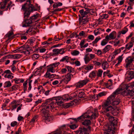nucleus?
Returning a JSON list of instances; mask_svg holds the SVG:
<instances>
[{
    "mask_svg": "<svg viewBox=\"0 0 134 134\" xmlns=\"http://www.w3.org/2000/svg\"><path fill=\"white\" fill-rule=\"evenodd\" d=\"M53 99L52 98L48 99L46 100V102L47 104L48 105L43 107L41 111L42 113L44 119L48 121H50L51 117L49 113L50 110L52 111H54V108L55 103L53 101Z\"/></svg>",
    "mask_w": 134,
    "mask_h": 134,
    "instance_id": "f257e3e1",
    "label": "nucleus"
},
{
    "mask_svg": "<svg viewBox=\"0 0 134 134\" xmlns=\"http://www.w3.org/2000/svg\"><path fill=\"white\" fill-rule=\"evenodd\" d=\"M31 0H27L26 2L22 5V9L24 12V17H29L31 12L37 10L36 8L31 4Z\"/></svg>",
    "mask_w": 134,
    "mask_h": 134,
    "instance_id": "f03ea898",
    "label": "nucleus"
},
{
    "mask_svg": "<svg viewBox=\"0 0 134 134\" xmlns=\"http://www.w3.org/2000/svg\"><path fill=\"white\" fill-rule=\"evenodd\" d=\"M99 115L97 109L95 108L94 110V113L91 112L90 110H88L87 112L76 118H71L75 121H82L85 118H90L91 119L95 118Z\"/></svg>",
    "mask_w": 134,
    "mask_h": 134,
    "instance_id": "7ed1b4c3",
    "label": "nucleus"
},
{
    "mask_svg": "<svg viewBox=\"0 0 134 134\" xmlns=\"http://www.w3.org/2000/svg\"><path fill=\"white\" fill-rule=\"evenodd\" d=\"M108 119L110 124L107 126V128L105 130L106 132H105L104 134H114L115 133L114 130L115 128L114 126L117 124V120L112 116L109 118Z\"/></svg>",
    "mask_w": 134,
    "mask_h": 134,
    "instance_id": "20e7f679",
    "label": "nucleus"
},
{
    "mask_svg": "<svg viewBox=\"0 0 134 134\" xmlns=\"http://www.w3.org/2000/svg\"><path fill=\"white\" fill-rule=\"evenodd\" d=\"M119 90H116L107 99L106 101L102 104L106 106H108L114 99L116 95L119 94Z\"/></svg>",
    "mask_w": 134,
    "mask_h": 134,
    "instance_id": "39448f33",
    "label": "nucleus"
},
{
    "mask_svg": "<svg viewBox=\"0 0 134 134\" xmlns=\"http://www.w3.org/2000/svg\"><path fill=\"white\" fill-rule=\"evenodd\" d=\"M89 81L90 80L87 79L82 80H80L78 82L75 83L73 86L76 87L77 88H80L86 85Z\"/></svg>",
    "mask_w": 134,
    "mask_h": 134,
    "instance_id": "423d86ee",
    "label": "nucleus"
},
{
    "mask_svg": "<svg viewBox=\"0 0 134 134\" xmlns=\"http://www.w3.org/2000/svg\"><path fill=\"white\" fill-rule=\"evenodd\" d=\"M91 127L90 126H88L87 129L83 127H81L77 130L76 132V133L77 134H89L88 133L89 131L91 130Z\"/></svg>",
    "mask_w": 134,
    "mask_h": 134,
    "instance_id": "0eeeda50",
    "label": "nucleus"
},
{
    "mask_svg": "<svg viewBox=\"0 0 134 134\" xmlns=\"http://www.w3.org/2000/svg\"><path fill=\"white\" fill-rule=\"evenodd\" d=\"M102 109L103 111L102 113L103 114L109 118L111 116V113L110 110H109V106L102 105Z\"/></svg>",
    "mask_w": 134,
    "mask_h": 134,
    "instance_id": "6e6552de",
    "label": "nucleus"
},
{
    "mask_svg": "<svg viewBox=\"0 0 134 134\" xmlns=\"http://www.w3.org/2000/svg\"><path fill=\"white\" fill-rule=\"evenodd\" d=\"M129 88H131V86H130V83L127 84L122 83L120 85V88H118L116 90H119V94L121 93V91L122 90L126 89L127 90Z\"/></svg>",
    "mask_w": 134,
    "mask_h": 134,
    "instance_id": "1a4fd4ad",
    "label": "nucleus"
},
{
    "mask_svg": "<svg viewBox=\"0 0 134 134\" xmlns=\"http://www.w3.org/2000/svg\"><path fill=\"white\" fill-rule=\"evenodd\" d=\"M129 88L127 90H124L121 93V94L124 96H132L134 94V90Z\"/></svg>",
    "mask_w": 134,
    "mask_h": 134,
    "instance_id": "9d476101",
    "label": "nucleus"
},
{
    "mask_svg": "<svg viewBox=\"0 0 134 134\" xmlns=\"http://www.w3.org/2000/svg\"><path fill=\"white\" fill-rule=\"evenodd\" d=\"M73 77V75L72 74L70 73H67L65 76V78H64L61 81L60 83L62 82H64L65 83L67 84Z\"/></svg>",
    "mask_w": 134,
    "mask_h": 134,
    "instance_id": "9b49d317",
    "label": "nucleus"
},
{
    "mask_svg": "<svg viewBox=\"0 0 134 134\" xmlns=\"http://www.w3.org/2000/svg\"><path fill=\"white\" fill-rule=\"evenodd\" d=\"M28 17H26L25 18L24 17L25 19L22 23V26L23 27L29 26V25L32 23V20L30 18L29 19H27Z\"/></svg>",
    "mask_w": 134,
    "mask_h": 134,
    "instance_id": "f8f14e48",
    "label": "nucleus"
},
{
    "mask_svg": "<svg viewBox=\"0 0 134 134\" xmlns=\"http://www.w3.org/2000/svg\"><path fill=\"white\" fill-rule=\"evenodd\" d=\"M65 96H63L62 97L58 96L55 98V100H56V103L58 105H60L66 99L64 98Z\"/></svg>",
    "mask_w": 134,
    "mask_h": 134,
    "instance_id": "ddd939ff",
    "label": "nucleus"
},
{
    "mask_svg": "<svg viewBox=\"0 0 134 134\" xmlns=\"http://www.w3.org/2000/svg\"><path fill=\"white\" fill-rule=\"evenodd\" d=\"M92 9H87V10L84 11L83 9H81L79 11V12L81 15L82 18L86 17V15L88 13L91 12Z\"/></svg>",
    "mask_w": 134,
    "mask_h": 134,
    "instance_id": "4468645a",
    "label": "nucleus"
},
{
    "mask_svg": "<svg viewBox=\"0 0 134 134\" xmlns=\"http://www.w3.org/2000/svg\"><path fill=\"white\" fill-rule=\"evenodd\" d=\"M109 110H110L111 113L114 116H117L118 115L119 111L116 109H114L112 106H109Z\"/></svg>",
    "mask_w": 134,
    "mask_h": 134,
    "instance_id": "2eb2a0df",
    "label": "nucleus"
},
{
    "mask_svg": "<svg viewBox=\"0 0 134 134\" xmlns=\"http://www.w3.org/2000/svg\"><path fill=\"white\" fill-rule=\"evenodd\" d=\"M133 61V58L131 57H129L127 58L125 60L126 62V67L128 68L129 66V65Z\"/></svg>",
    "mask_w": 134,
    "mask_h": 134,
    "instance_id": "dca6fc26",
    "label": "nucleus"
},
{
    "mask_svg": "<svg viewBox=\"0 0 134 134\" xmlns=\"http://www.w3.org/2000/svg\"><path fill=\"white\" fill-rule=\"evenodd\" d=\"M47 67L48 68L47 69V72L46 73V75H50V72L54 73L55 71V70L54 69V68L51 64L48 66Z\"/></svg>",
    "mask_w": 134,
    "mask_h": 134,
    "instance_id": "f3484780",
    "label": "nucleus"
},
{
    "mask_svg": "<svg viewBox=\"0 0 134 134\" xmlns=\"http://www.w3.org/2000/svg\"><path fill=\"white\" fill-rule=\"evenodd\" d=\"M116 32L114 31L112 32L109 35H107V36H108V37L109 40H114L116 37Z\"/></svg>",
    "mask_w": 134,
    "mask_h": 134,
    "instance_id": "a211bd4d",
    "label": "nucleus"
},
{
    "mask_svg": "<svg viewBox=\"0 0 134 134\" xmlns=\"http://www.w3.org/2000/svg\"><path fill=\"white\" fill-rule=\"evenodd\" d=\"M120 102V99L119 96H117L115 99L112 102L111 104L113 105H118Z\"/></svg>",
    "mask_w": 134,
    "mask_h": 134,
    "instance_id": "6ab92c4d",
    "label": "nucleus"
},
{
    "mask_svg": "<svg viewBox=\"0 0 134 134\" xmlns=\"http://www.w3.org/2000/svg\"><path fill=\"white\" fill-rule=\"evenodd\" d=\"M31 49V48L28 45H24V50L25 51H23V53H24L25 54H26V52H27V54H30L29 51Z\"/></svg>",
    "mask_w": 134,
    "mask_h": 134,
    "instance_id": "aec40b11",
    "label": "nucleus"
},
{
    "mask_svg": "<svg viewBox=\"0 0 134 134\" xmlns=\"http://www.w3.org/2000/svg\"><path fill=\"white\" fill-rule=\"evenodd\" d=\"M70 58V57H69L68 56H64L60 60V62H66V63H68L69 62Z\"/></svg>",
    "mask_w": 134,
    "mask_h": 134,
    "instance_id": "412c9836",
    "label": "nucleus"
},
{
    "mask_svg": "<svg viewBox=\"0 0 134 134\" xmlns=\"http://www.w3.org/2000/svg\"><path fill=\"white\" fill-rule=\"evenodd\" d=\"M108 37V36H106L104 39L102 41L101 43V45L102 46H104L106 45L109 41Z\"/></svg>",
    "mask_w": 134,
    "mask_h": 134,
    "instance_id": "4be33fe9",
    "label": "nucleus"
},
{
    "mask_svg": "<svg viewBox=\"0 0 134 134\" xmlns=\"http://www.w3.org/2000/svg\"><path fill=\"white\" fill-rule=\"evenodd\" d=\"M111 48V46L110 45L106 46L102 50L103 54H105L106 52L109 51Z\"/></svg>",
    "mask_w": 134,
    "mask_h": 134,
    "instance_id": "5701e85b",
    "label": "nucleus"
},
{
    "mask_svg": "<svg viewBox=\"0 0 134 134\" xmlns=\"http://www.w3.org/2000/svg\"><path fill=\"white\" fill-rule=\"evenodd\" d=\"M128 74L130 75L129 77L130 79H129V80H130L134 78V69H131L129 71Z\"/></svg>",
    "mask_w": 134,
    "mask_h": 134,
    "instance_id": "b1692460",
    "label": "nucleus"
},
{
    "mask_svg": "<svg viewBox=\"0 0 134 134\" xmlns=\"http://www.w3.org/2000/svg\"><path fill=\"white\" fill-rule=\"evenodd\" d=\"M16 101L15 100H13L10 103V105L13 108L12 109V110H13L14 109H16L19 104H16Z\"/></svg>",
    "mask_w": 134,
    "mask_h": 134,
    "instance_id": "393cba45",
    "label": "nucleus"
},
{
    "mask_svg": "<svg viewBox=\"0 0 134 134\" xmlns=\"http://www.w3.org/2000/svg\"><path fill=\"white\" fill-rule=\"evenodd\" d=\"M101 38L100 36H99L96 37L94 40L92 42V44L93 46L97 47V45L96 44L101 39Z\"/></svg>",
    "mask_w": 134,
    "mask_h": 134,
    "instance_id": "a878e982",
    "label": "nucleus"
},
{
    "mask_svg": "<svg viewBox=\"0 0 134 134\" xmlns=\"http://www.w3.org/2000/svg\"><path fill=\"white\" fill-rule=\"evenodd\" d=\"M84 59L86 64L88 63L91 60V59L89 56H88L87 54L85 55Z\"/></svg>",
    "mask_w": 134,
    "mask_h": 134,
    "instance_id": "bb28decb",
    "label": "nucleus"
},
{
    "mask_svg": "<svg viewBox=\"0 0 134 134\" xmlns=\"http://www.w3.org/2000/svg\"><path fill=\"white\" fill-rule=\"evenodd\" d=\"M96 72L97 71H92L90 73L89 77L91 78H95L96 76Z\"/></svg>",
    "mask_w": 134,
    "mask_h": 134,
    "instance_id": "cd10ccee",
    "label": "nucleus"
},
{
    "mask_svg": "<svg viewBox=\"0 0 134 134\" xmlns=\"http://www.w3.org/2000/svg\"><path fill=\"white\" fill-rule=\"evenodd\" d=\"M91 122L90 120H85L84 122H82L83 125H84L88 126V127L89 126V125L91 124Z\"/></svg>",
    "mask_w": 134,
    "mask_h": 134,
    "instance_id": "c85d7f7f",
    "label": "nucleus"
},
{
    "mask_svg": "<svg viewBox=\"0 0 134 134\" xmlns=\"http://www.w3.org/2000/svg\"><path fill=\"white\" fill-rule=\"evenodd\" d=\"M3 85L4 88L8 87L11 86H12V84L10 81H8L5 82Z\"/></svg>",
    "mask_w": 134,
    "mask_h": 134,
    "instance_id": "c756f323",
    "label": "nucleus"
},
{
    "mask_svg": "<svg viewBox=\"0 0 134 134\" xmlns=\"http://www.w3.org/2000/svg\"><path fill=\"white\" fill-rule=\"evenodd\" d=\"M109 64L107 62H103L102 64V67L103 69L105 70L107 69L109 67Z\"/></svg>",
    "mask_w": 134,
    "mask_h": 134,
    "instance_id": "7c9ffc66",
    "label": "nucleus"
},
{
    "mask_svg": "<svg viewBox=\"0 0 134 134\" xmlns=\"http://www.w3.org/2000/svg\"><path fill=\"white\" fill-rule=\"evenodd\" d=\"M133 44L132 42L128 43L126 45L125 48L126 50H129L133 46Z\"/></svg>",
    "mask_w": 134,
    "mask_h": 134,
    "instance_id": "2f4dec72",
    "label": "nucleus"
},
{
    "mask_svg": "<svg viewBox=\"0 0 134 134\" xmlns=\"http://www.w3.org/2000/svg\"><path fill=\"white\" fill-rule=\"evenodd\" d=\"M6 46H5V47H4V48H2L1 49V53L3 55H6L9 52H7L5 51H7V50L6 49Z\"/></svg>",
    "mask_w": 134,
    "mask_h": 134,
    "instance_id": "473e14b6",
    "label": "nucleus"
},
{
    "mask_svg": "<svg viewBox=\"0 0 134 134\" xmlns=\"http://www.w3.org/2000/svg\"><path fill=\"white\" fill-rule=\"evenodd\" d=\"M121 51V49H118L116 50H115L112 53V54H113L114 58L115 56L118 54Z\"/></svg>",
    "mask_w": 134,
    "mask_h": 134,
    "instance_id": "72a5a7b5",
    "label": "nucleus"
},
{
    "mask_svg": "<svg viewBox=\"0 0 134 134\" xmlns=\"http://www.w3.org/2000/svg\"><path fill=\"white\" fill-rule=\"evenodd\" d=\"M49 74H50V75H46V74H45L44 75V76L46 78L48 77L49 78L54 77L56 75L58 77L59 76L58 75H56L55 74H51L50 72L49 73Z\"/></svg>",
    "mask_w": 134,
    "mask_h": 134,
    "instance_id": "f704fd0d",
    "label": "nucleus"
},
{
    "mask_svg": "<svg viewBox=\"0 0 134 134\" xmlns=\"http://www.w3.org/2000/svg\"><path fill=\"white\" fill-rule=\"evenodd\" d=\"M79 23L80 24L83 25L87 23L88 22V20L86 19H81L79 20Z\"/></svg>",
    "mask_w": 134,
    "mask_h": 134,
    "instance_id": "c9c22d12",
    "label": "nucleus"
},
{
    "mask_svg": "<svg viewBox=\"0 0 134 134\" xmlns=\"http://www.w3.org/2000/svg\"><path fill=\"white\" fill-rule=\"evenodd\" d=\"M53 52V54H52V55H57L58 54L59 49L55 48L53 49L52 50Z\"/></svg>",
    "mask_w": 134,
    "mask_h": 134,
    "instance_id": "e433bc0d",
    "label": "nucleus"
},
{
    "mask_svg": "<svg viewBox=\"0 0 134 134\" xmlns=\"http://www.w3.org/2000/svg\"><path fill=\"white\" fill-rule=\"evenodd\" d=\"M62 39L61 38H59V35L55 36L54 38L53 39V42H54L56 41H59Z\"/></svg>",
    "mask_w": 134,
    "mask_h": 134,
    "instance_id": "4c0bfd02",
    "label": "nucleus"
},
{
    "mask_svg": "<svg viewBox=\"0 0 134 134\" xmlns=\"http://www.w3.org/2000/svg\"><path fill=\"white\" fill-rule=\"evenodd\" d=\"M24 45L22 46H21L17 49L14 51V53L18 52L19 51H24Z\"/></svg>",
    "mask_w": 134,
    "mask_h": 134,
    "instance_id": "58836bf2",
    "label": "nucleus"
},
{
    "mask_svg": "<svg viewBox=\"0 0 134 134\" xmlns=\"http://www.w3.org/2000/svg\"><path fill=\"white\" fill-rule=\"evenodd\" d=\"M65 67L67 68V70H68L69 72L68 73H70L73 71V69L71 66H65Z\"/></svg>",
    "mask_w": 134,
    "mask_h": 134,
    "instance_id": "ea45409f",
    "label": "nucleus"
},
{
    "mask_svg": "<svg viewBox=\"0 0 134 134\" xmlns=\"http://www.w3.org/2000/svg\"><path fill=\"white\" fill-rule=\"evenodd\" d=\"M104 85L108 89H111L113 88L111 85H110L109 83H104Z\"/></svg>",
    "mask_w": 134,
    "mask_h": 134,
    "instance_id": "a19ab883",
    "label": "nucleus"
},
{
    "mask_svg": "<svg viewBox=\"0 0 134 134\" xmlns=\"http://www.w3.org/2000/svg\"><path fill=\"white\" fill-rule=\"evenodd\" d=\"M128 29L126 27H125L123 29L120 31L121 33L122 34H125L128 31Z\"/></svg>",
    "mask_w": 134,
    "mask_h": 134,
    "instance_id": "79ce46f5",
    "label": "nucleus"
},
{
    "mask_svg": "<svg viewBox=\"0 0 134 134\" xmlns=\"http://www.w3.org/2000/svg\"><path fill=\"white\" fill-rule=\"evenodd\" d=\"M18 86L17 85H14L10 88V90L13 91H16L17 90Z\"/></svg>",
    "mask_w": 134,
    "mask_h": 134,
    "instance_id": "37998d69",
    "label": "nucleus"
},
{
    "mask_svg": "<svg viewBox=\"0 0 134 134\" xmlns=\"http://www.w3.org/2000/svg\"><path fill=\"white\" fill-rule=\"evenodd\" d=\"M80 53L79 51L76 50L73 51V52L71 53V54L73 55L76 56L78 55Z\"/></svg>",
    "mask_w": 134,
    "mask_h": 134,
    "instance_id": "c03bdc74",
    "label": "nucleus"
},
{
    "mask_svg": "<svg viewBox=\"0 0 134 134\" xmlns=\"http://www.w3.org/2000/svg\"><path fill=\"white\" fill-rule=\"evenodd\" d=\"M78 96L79 98H83L85 97V94L83 92H81L78 93Z\"/></svg>",
    "mask_w": 134,
    "mask_h": 134,
    "instance_id": "a18cd8bd",
    "label": "nucleus"
},
{
    "mask_svg": "<svg viewBox=\"0 0 134 134\" xmlns=\"http://www.w3.org/2000/svg\"><path fill=\"white\" fill-rule=\"evenodd\" d=\"M103 71L101 69H99L98 70V72L97 73V76L98 77H100L102 76Z\"/></svg>",
    "mask_w": 134,
    "mask_h": 134,
    "instance_id": "49530a36",
    "label": "nucleus"
},
{
    "mask_svg": "<svg viewBox=\"0 0 134 134\" xmlns=\"http://www.w3.org/2000/svg\"><path fill=\"white\" fill-rule=\"evenodd\" d=\"M37 117L38 116L37 115L34 116L31 119L30 122L31 123L33 124L35 121H36L37 120Z\"/></svg>",
    "mask_w": 134,
    "mask_h": 134,
    "instance_id": "de8ad7c7",
    "label": "nucleus"
},
{
    "mask_svg": "<svg viewBox=\"0 0 134 134\" xmlns=\"http://www.w3.org/2000/svg\"><path fill=\"white\" fill-rule=\"evenodd\" d=\"M106 93L105 92H101L99 94H98L97 95V97H101L104 96H105L106 94Z\"/></svg>",
    "mask_w": 134,
    "mask_h": 134,
    "instance_id": "09e8293b",
    "label": "nucleus"
},
{
    "mask_svg": "<svg viewBox=\"0 0 134 134\" xmlns=\"http://www.w3.org/2000/svg\"><path fill=\"white\" fill-rule=\"evenodd\" d=\"M93 68V66L92 65H88L87 66H86L85 68V70L88 71L92 69Z\"/></svg>",
    "mask_w": 134,
    "mask_h": 134,
    "instance_id": "8fccbe9b",
    "label": "nucleus"
},
{
    "mask_svg": "<svg viewBox=\"0 0 134 134\" xmlns=\"http://www.w3.org/2000/svg\"><path fill=\"white\" fill-rule=\"evenodd\" d=\"M64 49H65L63 48L59 49L58 54H63L65 53V51H64Z\"/></svg>",
    "mask_w": 134,
    "mask_h": 134,
    "instance_id": "3c124183",
    "label": "nucleus"
},
{
    "mask_svg": "<svg viewBox=\"0 0 134 134\" xmlns=\"http://www.w3.org/2000/svg\"><path fill=\"white\" fill-rule=\"evenodd\" d=\"M39 55L38 54H33L32 56V58L34 59H37L39 57Z\"/></svg>",
    "mask_w": 134,
    "mask_h": 134,
    "instance_id": "603ef678",
    "label": "nucleus"
},
{
    "mask_svg": "<svg viewBox=\"0 0 134 134\" xmlns=\"http://www.w3.org/2000/svg\"><path fill=\"white\" fill-rule=\"evenodd\" d=\"M38 17V15L37 14L34 15L33 16H31L30 18L31 20H32V21H34Z\"/></svg>",
    "mask_w": 134,
    "mask_h": 134,
    "instance_id": "864d4df0",
    "label": "nucleus"
},
{
    "mask_svg": "<svg viewBox=\"0 0 134 134\" xmlns=\"http://www.w3.org/2000/svg\"><path fill=\"white\" fill-rule=\"evenodd\" d=\"M60 64V63L59 62H55V63L51 64L54 68L58 66Z\"/></svg>",
    "mask_w": 134,
    "mask_h": 134,
    "instance_id": "5fc2aeb1",
    "label": "nucleus"
},
{
    "mask_svg": "<svg viewBox=\"0 0 134 134\" xmlns=\"http://www.w3.org/2000/svg\"><path fill=\"white\" fill-rule=\"evenodd\" d=\"M69 126L71 129L74 130L77 127V126L76 125H69Z\"/></svg>",
    "mask_w": 134,
    "mask_h": 134,
    "instance_id": "6e6d98bb",
    "label": "nucleus"
},
{
    "mask_svg": "<svg viewBox=\"0 0 134 134\" xmlns=\"http://www.w3.org/2000/svg\"><path fill=\"white\" fill-rule=\"evenodd\" d=\"M21 57V55L19 54H15V59H18Z\"/></svg>",
    "mask_w": 134,
    "mask_h": 134,
    "instance_id": "4d7b16f0",
    "label": "nucleus"
},
{
    "mask_svg": "<svg viewBox=\"0 0 134 134\" xmlns=\"http://www.w3.org/2000/svg\"><path fill=\"white\" fill-rule=\"evenodd\" d=\"M96 53L98 55H100L102 54H103V51L102 52L99 49H98L97 50V52Z\"/></svg>",
    "mask_w": 134,
    "mask_h": 134,
    "instance_id": "13d9d810",
    "label": "nucleus"
},
{
    "mask_svg": "<svg viewBox=\"0 0 134 134\" xmlns=\"http://www.w3.org/2000/svg\"><path fill=\"white\" fill-rule=\"evenodd\" d=\"M17 122L16 121H14L11 123L10 125L12 127H14L17 125Z\"/></svg>",
    "mask_w": 134,
    "mask_h": 134,
    "instance_id": "bf43d9fd",
    "label": "nucleus"
},
{
    "mask_svg": "<svg viewBox=\"0 0 134 134\" xmlns=\"http://www.w3.org/2000/svg\"><path fill=\"white\" fill-rule=\"evenodd\" d=\"M7 3H5V2H3V4H2L1 6V8L2 9H4L5 8L6 5Z\"/></svg>",
    "mask_w": 134,
    "mask_h": 134,
    "instance_id": "052dcab7",
    "label": "nucleus"
},
{
    "mask_svg": "<svg viewBox=\"0 0 134 134\" xmlns=\"http://www.w3.org/2000/svg\"><path fill=\"white\" fill-rule=\"evenodd\" d=\"M67 71V68H66L65 67V68H63L61 70L63 74L66 73Z\"/></svg>",
    "mask_w": 134,
    "mask_h": 134,
    "instance_id": "680f3d73",
    "label": "nucleus"
},
{
    "mask_svg": "<svg viewBox=\"0 0 134 134\" xmlns=\"http://www.w3.org/2000/svg\"><path fill=\"white\" fill-rule=\"evenodd\" d=\"M85 40H82L81 41V42L80 44V46L81 48H82V46L83 45L85 42Z\"/></svg>",
    "mask_w": 134,
    "mask_h": 134,
    "instance_id": "e2e57ef3",
    "label": "nucleus"
},
{
    "mask_svg": "<svg viewBox=\"0 0 134 134\" xmlns=\"http://www.w3.org/2000/svg\"><path fill=\"white\" fill-rule=\"evenodd\" d=\"M88 38L89 40H93L94 39V37L92 35H90L88 36Z\"/></svg>",
    "mask_w": 134,
    "mask_h": 134,
    "instance_id": "0e129e2a",
    "label": "nucleus"
},
{
    "mask_svg": "<svg viewBox=\"0 0 134 134\" xmlns=\"http://www.w3.org/2000/svg\"><path fill=\"white\" fill-rule=\"evenodd\" d=\"M74 104V103L73 102L71 101L70 103H67V107H69L71 106H72Z\"/></svg>",
    "mask_w": 134,
    "mask_h": 134,
    "instance_id": "69168bd1",
    "label": "nucleus"
},
{
    "mask_svg": "<svg viewBox=\"0 0 134 134\" xmlns=\"http://www.w3.org/2000/svg\"><path fill=\"white\" fill-rule=\"evenodd\" d=\"M85 33L83 31H81L79 33V35L80 36H82L85 35Z\"/></svg>",
    "mask_w": 134,
    "mask_h": 134,
    "instance_id": "338daca9",
    "label": "nucleus"
},
{
    "mask_svg": "<svg viewBox=\"0 0 134 134\" xmlns=\"http://www.w3.org/2000/svg\"><path fill=\"white\" fill-rule=\"evenodd\" d=\"M45 91V90L43 88V87L42 89H41L40 90L39 92V93L40 94H43L44 93Z\"/></svg>",
    "mask_w": 134,
    "mask_h": 134,
    "instance_id": "774afa93",
    "label": "nucleus"
}]
</instances>
